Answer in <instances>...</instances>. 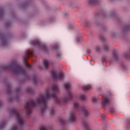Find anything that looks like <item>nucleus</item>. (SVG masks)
I'll use <instances>...</instances> for the list:
<instances>
[{
	"instance_id": "nucleus-1",
	"label": "nucleus",
	"mask_w": 130,
	"mask_h": 130,
	"mask_svg": "<svg viewBox=\"0 0 130 130\" xmlns=\"http://www.w3.org/2000/svg\"><path fill=\"white\" fill-rule=\"evenodd\" d=\"M64 87L67 91V93L62 98H58L56 94L59 93L58 85L54 84L51 87L48 88L44 94H40L39 97L36 99V101L31 99L26 102L24 105V109L27 117L33 112L34 107H40V113L41 116H44V113L47 109V101L50 99H54V102L58 105H64L68 104L72 99L74 98V94L71 91V84L65 83Z\"/></svg>"
},
{
	"instance_id": "nucleus-2",
	"label": "nucleus",
	"mask_w": 130,
	"mask_h": 130,
	"mask_svg": "<svg viewBox=\"0 0 130 130\" xmlns=\"http://www.w3.org/2000/svg\"><path fill=\"white\" fill-rule=\"evenodd\" d=\"M7 70H10L11 74L13 76L18 77L19 75H22L24 78L23 79L19 80V83L20 84H25L26 81H30L32 80L35 85H37L41 81L38 77L36 75L31 76L29 73H27L25 69L22 66L19 65L17 62H14L9 66H0V75L2 72H5Z\"/></svg>"
},
{
	"instance_id": "nucleus-3",
	"label": "nucleus",
	"mask_w": 130,
	"mask_h": 130,
	"mask_svg": "<svg viewBox=\"0 0 130 130\" xmlns=\"http://www.w3.org/2000/svg\"><path fill=\"white\" fill-rule=\"evenodd\" d=\"M93 15V20H94L93 24L99 28H101L103 30V31H107V26L103 24L100 23L99 21V17H103L105 19H108V18H112V19H114L115 21L118 22V23H120L121 22V17H119L118 14H117V11L116 10L114 9L111 10L109 14H107L105 12V11L103 9H101L100 12H93L92 13Z\"/></svg>"
},
{
	"instance_id": "nucleus-4",
	"label": "nucleus",
	"mask_w": 130,
	"mask_h": 130,
	"mask_svg": "<svg viewBox=\"0 0 130 130\" xmlns=\"http://www.w3.org/2000/svg\"><path fill=\"white\" fill-rule=\"evenodd\" d=\"M13 37V34L8 32L7 34H4L0 32V41L2 47H7L9 45V38Z\"/></svg>"
},
{
	"instance_id": "nucleus-5",
	"label": "nucleus",
	"mask_w": 130,
	"mask_h": 130,
	"mask_svg": "<svg viewBox=\"0 0 130 130\" xmlns=\"http://www.w3.org/2000/svg\"><path fill=\"white\" fill-rule=\"evenodd\" d=\"M122 32L121 34V38L124 41H127L128 38L127 37V33L130 31V19L127 22L124 23L122 26Z\"/></svg>"
},
{
	"instance_id": "nucleus-6",
	"label": "nucleus",
	"mask_w": 130,
	"mask_h": 130,
	"mask_svg": "<svg viewBox=\"0 0 130 130\" xmlns=\"http://www.w3.org/2000/svg\"><path fill=\"white\" fill-rule=\"evenodd\" d=\"M73 106L74 109L76 110V111L82 112L83 115L85 118H88L89 116H90V112H89V111H88L84 106H81L77 102H74Z\"/></svg>"
},
{
	"instance_id": "nucleus-7",
	"label": "nucleus",
	"mask_w": 130,
	"mask_h": 130,
	"mask_svg": "<svg viewBox=\"0 0 130 130\" xmlns=\"http://www.w3.org/2000/svg\"><path fill=\"white\" fill-rule=\"evenodd\" d=\"M3 83L5 84L7 87L6 93L7 95H8V100L9 102H13V99H14V96L12 95V90L11 89V83H10V82H8L7 79H4L3 80Z\"/></svg>"
},
{
	"instance_id": "nucleus-8",
	"label": "nucleus",
	"mask_w": 130,
	"mask_h": 130,
	"mask_svg": "<svg viewBox=\"0 0 130 130\" xmlns=\"http://www.w3.org/2000/svg\"><path fill=\"white\" fill-rule=\"evenodd\" d=\"M31 44L34 46H38L39 48H41L43 51L46 53H48V52H49V49H48L47 45L45 44L42 45V44H41V42L38 40L32 41L31 42Z\"/></svg>"
},
{
	"instance_id": "nucleus-9",
	"label": "nucleus",
	"mask_w": 130,
	"mask_h": 130,
	"mask_svg": "<svg viewBox=\"0 0 130 130\" xmlns=\"http://www.w3.org/2000/svg\"><path fill=\"white\" fill-rule=\"evenodd\" d=\"M51 75L52 78L55 81H57V80H62V79H63V77H64V75L63 74V73L60 72L57 74L56 72L54 71V70L51 71Z\"/></svg>"
},
{
	"instance_id": "nucleus-10",
	"label": "nucleus",
	"mask_w": 130,
	"mask_h": 130,
	"mask_svg": "<svg viewBox=\"0 0 130 130\" xmlns=\"http://www.w3.org/2000/svg\"><path fill=\"white\" fill-rule=\"evenodd\" d=\"M34 1V0H26L24 2L19 4V7L20 8V9L25 10V9H27V8L30 7L31 4H32Z\"/></svg>"
},
{
	"instance_id": "nucleus-11",
	"label": "nucleus",
	"mask_w": 130,
	"mask_h": 130,
	"mask_svg": "<svg viewBox=\"0 0 130 130\" xmlns=\"http://www.w3.org/2000/svg\"><path fill=\"white\" fill-rule=\"evenodd\" d=\"M102 106L104 109H105V107L110 104V100L107 96L106 95H102Z\"/></svg>"
},
{
	"instance_id": "nucleus-12",
	"label": "nucleus",
	"mask_w": 130,
	"mask_h": 130,
	"mask_svg": "<svg viewBox=\"0 0 130 130\" xmlns=\"http://www.w3.org/2000/svg\"><path fill=\"white\" fill-rule=\"evenodd\" d=\"M16 95L14 96V98L16 101V102H20V97H21V95L22 94V88L21 86H19L16 89Z\"/></svg>"
},
{
	"instance_id": "nucleus-13",
	"label": "nucleus",
	"mask_w": 130,
	"mask_h": 130,
	"mask_svg": "<svg viewBox=\"0 0 130 130\" xmlns=\"http://www.w3.org/2000/svg\"><path fill=\"white\" fill-rule=\"evenodd\" d=\"M77 120V114L76 112L72 111L70 113V116L69 119V122H76Z\"/></svg>"
},
{
	"instance_id": "nucleus-14",
	"label": "nucleus",
	"mask_w": 130,
	"mask_h": 130,
	"mask_svg": "<svg viewBox=\"0 0 130 130\" xmlns=\"http://www.w3.org/2000/svg\"><path fill=\"white\" fill-rule=\"evenodd\" d=\"M27 56H28V52L26 51L24 56L23 57V63L27 70H31L32 69V66H31L28 62H27V60H26Z\"/></svg>"
},
{
	"instance_id": "nucleus-15",
	"label": "nucleus",
	"mask_w": 130,
	"mask_h": 130,
	"mask_svg": "<svg viewBox=\"0 0 130 130\" xmlns=\"http://www.w3.org/2000/svg\"><path fill=\"white\" fill-rule=\"evenodd\" d=\"M59 47V46L58 44H55V45L52 46V49L56 50V56L57 58L58 59H60V57L61 56V53H60V52L57 49H58V48Z\"/></svg>"
},
{
	"instance_id": "nucleus-16",
	"label": "nucleus",
	"mask_w": 130,
	"mask_h": 130,
	"mask_svg": "<svg viewBox=\"0 0 130 130\" xmlns=\"http://www.w3.org/2000/svg\"><path fill=\"white\" fill-rule=\"evenodd\" d=\"M112 56L115 61H117L119 59V53L117 50H114L113 51Z\"/></svg>"
},
{
	"instance_id": "nucleus-17",
	"label": "nucleus",
	"mask_w": 130,
	"mask_h": 130,
	"mask_svg": "<svg viewBox=\"0 0 130 130\" xmlns=\"http://www.w3.org/2000/svg\"><path fill=\"white\" fill-rule=\"evenodd\" d=\"M11 18L17 22H20L21 21V19L18 18V16H17V14L14 10H11Z\"/></svg>"
},
{
	"instance_id": "nucleus-18",
	"label": "nucleus",
	"mask_w": 130,
	"mask_h": 130,
	"mask_svg": "<svg viewBox=\"0 0 130 130\" xmlns=\"http://www.w3.org/2000/svg\"><path fill=\"white\" fill-rule=\"evenodd\" d=\"M101 2L99 0H88V6H94L95 5H100Z\"/></svg>"
},
{
	"instance_id": "nucleus-19",
	"label": "nucleus",
	"mask_w": 130,
	"mask_h": 130,
	"mask_svg": "<svg viewBox=\"0 0 130 130\" xmlns=\"http://www.w3.org/2000/svg\"><path fill=\"white\" fill-rule=\"evenodd\" d=\"M59 123L62 126V130H67L64 127L66 124H67V120H66L63 118H60L59 119Z\"/></svg>"
},
{
	"instance_id": "nucleus-20",
	"label": "nucleus",
	"mask_w": 130,
	"mask_h": 130,
	"mask_svg": "<svg viewBox=\"0 0 130 130\" xmlns=\"http://www.w3.org/2000/svg\"><path fill=\"white\" fill-rule=\"evenodd\" d=\"M50 63H51V62H50V61H49L48 60H43V64L45 70H47L48 69V67L50 66Z\"/></svg>"
},
{
	"instance_id": "nucleus-21",
	"label": "nucleus",
	"mask_w": 130,
	"mask_h": 130,
	"mask_svg": "<svg viewBox=\"0 0 130 130\" xmlns=\"http://www.w3.org/2000/svg\"><path fill=\"white\" fill-rule=\"evenodd\" d=\"M84 26L88 28H91L93 26V22L91 21L86 20L84 22Z\"/></svg>"
},
{
	"instance_id": "nucleus-22",
	"label": "nucleus",
	"mask_w": 130,
	"mask_h": 130,
	"mask_svg": "<svg viewBox=\"0 0 130 130\" xmlns=\"http://www.w3.org/2000/svg\"><path fill=\"white\" fill-rule=\"evenodd\" d=\"M26 92L28 93V94H30L31 95H33L35 93L34 89L32 88V87L31 86L28 87L26 88Z\"/></svg>"
},
{
	"instance_id": "nucleus-23",
	"label": "nucleus",
	"mask_w": 130,
	"mask_h": 130,
	"mask_svg": "<svg viewBox=\"0 0 130 130\" xmlns=\"http://www.w3.org/2000/svg\"><path fill=\"white\" fill-rule=\"evenodd\" d=\"M40 130H53L52 127L50 125L41 126L40 127Z\"/></svg>"
},
{
	"instance_id": "nucleus-24",
	"label": "nucleus",
	"mask_w": 130,
	"mask_h": 130,
	"mask_svg": "<svg viewBox=\"0 0 130 130\" xmlns=\"http://www.w3.org/2000/svg\"><path fill=\"white\" fill-rule=\"evenodd\" d=\"M103 48L104 51L106 52H108L109 51V45L107 43H105L103 44Z\"/></svg>"
},
{
	"instance_id": "nucleus-25",
	"label": "nucleus",
	"mask_w": 130,
	"mask_h": 130,
	"mask_svg": "<svg viewBox=\"0 0 130 130\" xmlns=\"http://www.w3.org/2000/svg\"><path fill=\"white\" fill-rule=\"evenodd\" d=\"M5 14V9L4 8L0 7V20L3 19V17H4V15Z\"/></svg>"
},
{
	"instance_id": "nucleus-26",
	"label": "nucleus",
	"mask_w": 130,
	"mask_h": 130,
	"mask_svg": "<svg viewBox=\"0 0 130 130\" xmlns=\"http://www.w3.org/2000/svg\"><path fill=\"white\" fill-rule=\"evenodd\" d=\"M82 88L83 91H89L91 90V85H85L82 86Z\"/></svg>"
},
{
	"instance_id": "nucleus-27",
	"label": "nucleus",
	"mask_w": 130,
	"mask_h": 130,
	"mask_svg": "<svg viewBox=\"0 0 130 130\" xmlns=\"http://www.w3.org/2000/svg\"><path fill=\"white\" fill-rule=\"evenodd\" d=\"M120 66L123 71H127V67L123 62H121Z\"/></svg>"
},
{
	"instance_id": "nucleus-28",
	"label": "nucleus",
	"mask_w": 130,
	"mask_h": 130,
	"mask_svg": "<svg viewBox=\"0 0 130 130\" xmlns=\"http://www.w3.org/2000/svg\"><path fill=\"white\" fill-rule=\"evenodd\" d=\"M99 39L102 42H105V40H106V39L105 38V37L103 35V34L100 33L99 35Z\"/></svg>"
},
{
	"instance_id": "nucleus-29",
	"label": "nucleus",
	"mask_w": 130,
	"mask_h": 130,
	"mask_svg": "<svg viewBox=\"0 0 130 130\" xmlns=\"http://www.w3.org/2000/svg\"><path fill=\"white\" fill-rule=\"evenodd\" d=\"M6 124H7V122L6 121H3L0 124V130L3 129L5 128V126H6Z\"/></svg>"
},
{
	"instance_id": "nucleus-30",
	"label": "nucleus",
	"mask_w": 130,
	"mask_h": 130,
	"mask_svg": "<svg viewBox=\"0 0 130 130\" xmlns=\"http://www.w3.org/2000/svg\"><path fill=\"white\" fill-rule=\"evenodd\" d=\"M40 2L41 3V4L44 5V7H45L46 8V9H49V6H48V4H47V3H46V2H45V1L40 0Z\"/></svg>"
},
{
	"instance_id": "nucleus-31",
	"label": "nucleus",
	"mask_w": 130,
	"mask_h": 130,
	"mask_svg": "<svg viewBox=\"0 0 130 130\" xmlns=\"http://www.w3.org/2000/svg\"><path fill=\"white\" fill-rule=\"evenodd\" d=\"M11 25H12V23H11V22L9 21H6L5 23V26L6 28H10V26H11Z\"/></svg>"
},
{
	"instance_id": "nucleus-32",
	"label": "nucleus",
	"mask_w": 130,
	"mask_h": 130,
	"mask_svg": "<svg viewBox=\"0 0 130 130\" xmlns=\"http://www.w3.org/2000/svg\"><path fill=\"white\" fill-rule=\"evenodd\" d=\"M109 111L111 113H114L115 112V108L113 106L109 107Z\"/></svg>"
},
{
	"instance_id": "nucleus-33",
	"label": "nucleus",
	"mask_w": 130,
	"mask_h": 130,
	"mask_svg": "<svg viewBox=\"0 0 130 130\" xmlns=\"http://www.w3.org/2000/svg\"><path fill=\"white\" fill-rule=\"evenodd\" d=\"M111 36L112 37V38H116V37H117V34L114 31H113L111 32Z\"/></svg>"
},
{
	"instance_id": "nucleus-34",
	"label": "nucleus",
	"mask_w": 130,
	"mask_h": 130,
	"mask_svg": "<svg viewBox=\"0 0 130 130\" xmlns=\"http://www.w3.org/2000/svg\"><path fill=\"white\" fill-rule=\"evenodd\" d=\"M107 57L106 56H103L101 58V60H102V63H103V62H104V61H105L106 62H107V60L106 59Z\"/></svg>"
},
{
	"instance_id": "nucleus-35",
	"label": "nucleus",
	"mask_w": 130,
	"mask_h": 130,
	"mask_svg": "<svg viewBox=\"0 0 130 130\" xmlns=\"http://www.w3.org/2000/svg\"><path fill=\"white\" fill-rule=\"evenodd\" d=\"M95 49L96 52H100V51H101V47H100L99 46L95 47Z\"/></svg>"
},
{
	"instance_id": "nucleus-36",
	"label": "nucleus",
	"mask_w": 130,
	"mask_h": 130,
	"mask_svg": "<svg viewBox=\"0 0 130 130\" xmlns=\"http://www.w3.org/2000/svg\"><path fill=\"white\" fill-rule=\"evenodd\" d=\"M80 99L83 101H85L86 100V95H85V94H81L80 95Z\"/></svg>"
},
{
	"instance_id": "nucleus-37",
	"label": "nucleus",
	"mask_w": 130,
	"mask_h": 130,
	"mask_svg": "<svg viewBox=\"0 0 130 130\" xmlns=\"http://www.w3.org/2000/svg\"><path fill=\"white\" fill-rule=\"evenodd\" d=\"M55 20V18L53 17H50V18H49L48 22L49 23H52V22H54Z\"/></svg>"
},
{
	"instance_id": "nucleus-38",
	"label": "nucleus",
	"mask_w": 130,
	"mask_h": 130,
	"mask_svg": "<svg viewBox=\"0 0 130 130\" xmlns=\"http://www.w3.org/2000/svg\"><path fill=\"white\" fill-rule=\"evenodd\" d=\"M103 124L104 125L103 130H106V127H107V123H106V122H104Z\"/></svg>"
},
{
	"instance_id": "nucleus-39",
	"label": "nucleus",
	"mask_w": 130,
	"mask_h": 130,
	"mask_svg": "<svg viewBox=\"0 0 130 130\" xmlns=\"http://www.w3.org/2000/svg\"><path fill=\"white\" fill-rule=\"evenodd\" d=\"M55 113V111L53 108H52L50 111V114L51 115H53Z\"/></svg>"
},
{
	"instance_id": "nucleus-40",
	"label": "nucleus",
	"mask_w": 130,
	"mask_h": 130,
	"mask_svg": "<svg viewBox=\"0 0 130 130\" xmlns=\"http://www.w3.org/2000/svg\"><path fill=\"white\" fill-rule=\"evenodd\" d=\"M82 37H77V39H76V41L77 42H81V41H82Z\"/></svg>"
},
{
	"instance_id": "nucleus-41",
	"label": "nucleus",
	"mask_w": 130,
	"mask_h": 130,
	"mask_svg": "<svg viewBox=\"0 0 130 130\" xmlns=\"http://www.w3.org/2000/svg\"><path fill=\"white\" fill-rule=\"evenodd\" d=\"M21 38H26V34L25 32H23L21 35Z\"/></svg>"
},
{
	"instance_id": "nucleus-42",
	"label": "nucleus",
	"mask_w": 130,
	"mask_h": 130,
	"mask_svg": "<svg viewBox=\"0 0 130 130\" xmlns=\"http://www.w3.org/2000/svg\"><path fill=\"white\" fill-rule=\"evenodd\" d=\"M101 117H102L103 120H105V118H106V116L105 114H102V115H101Z\"/></svg>"
},
{
	"instance_id": "nucleus-43",
	"label": "nucleus",
	"mask_w": 130,
	"mask_h": 130,
	"mask_svg": "<svg viewBox=\"0 0 130 130\" xmlns=\"http://www.w3.org/2000/svg\"><path fill=\"white\" fill-rule=\"evenodd\" d=\"M69 29H75V26L73 24H70L69 27Z\"/></svg>"
},
{
	"instance_id": "nucleus-44",
	"label": "nucleus",
	"mask_w": 130,
	"mask_h": 130,
	"mask_svg": "<svg viewBox=\"0 0 130 130\" xmlns=\"http://www.w3.org/2000/svg\"><path fill=\"white\" fill-rule=\"evenodd\" d=\"M92 102H97V99L96 98H92Z\"/></svg>"
},
{
	"instance_id": "nucleus-45",
	"label": "nucleus",
	"mask_w": 130,
	"mask_h": 130,
	"mask_svg": "<svg viewBox=\"0 0 130 130\" xmlns=\"http://www.w3.org/2000/svg\"><path fill=\"white\" fill-rule=\"evenodd\" d=\"M87 54H90V53H91V50H90L89 49H87Z\"/></svg>"
},
{
	"instance_id": "nucleus-46",
	"label": "nucleus",
	"mask_w": 130,
	"mask_h": 130,
	"mask_svg": "<svg viewBox=\"0 0 130 130\" xmlns=\"http://www.w3.org/2000/svg\"><path fill=\"white\" fill-rule=\"evenodd\" d=\"M75 5V4L74 3H71L70 4V7H71V8H74V5Z\"/></svg>"
},
{
	"instance_id": "nucleus-47",
	"label": "nucleus",
	"mask_w": 130,
	"mask_h": 130,
	"mask_svg": "<svg viewBox=\"0 0 130 130\" xmlns=\"http://www.w3.org/2000/svg\"><path fill=\"white\" fill-rule=\"evenodd\" d=\"M3 106V101H0V107Z\"/></svg>"
},
{
	"instance_id": "nucleus-48",
	"label": "nucleus",
	"mask_w": 130,
	"mask_h": 130,
	"mask_svg": "<svg viewBox=\"0 0 130 130\" xmlns=\"http://www.w3.org/2000/svg\"><path fill=\"white\" fill-rule=\"evenodd\" d=\"M39 70H42V69H43V67L41 66H39Z\"/></svg>"
},
{
	"instance_id": "nucleus-49",
	"label": "nucleus",
	"mask_w": 130,
	"mask_h": 130,
	"mask_svg": "<svg viewBox=\"0 0 130 130\" xmlns=\"http://www.w3.org/2000/svg\"><path fill=\"white\" fill-rule=\"evenodd\" d=\"M109 63H110V64H112V63H113V60L110 61Z\"/></svg>"
},
{
	"instance_id": "nucleus-50",
	"label": "nucleus",
	"mask_w": 130,
	"mask_h": 130,
	"mask_svg": "<svg viewBox=\"0 0 130 130\" xmlns=\"http://www.w3.org/2000/svg\"><path fill=\"white\" fill-rule=\"evenodd\" d=\"M64 16H65V17H67V16H68V14L67 13H64Z\"/></svg>"
},
{
	"instance_id": "nucleus-51",
	"label": "nucleus",
	"mask_w": 130,
	"mask_h": 130,
	"mask_svg": "<svg viewBox=\"0 0 130 130\" xmlns=\"http://www.w3.org/2000/svg\"><path fill=\"white\" fill-rule=\"evenodd\" d=\"M110 95H111V93H110Z\"/></svg>"
},
{
	"instance_id": "nucleus-52",
	"label": "nucleus",
	"mask_w": 130,
	"mask_h": 130,
	"mask_svg": "<svg viewBox=\"0 0 130 130\" xmlns=\"http://www.w3.org/2000/svg\"><path fill=\"white\" fill-rule=\"evenodd\" d=\"M43 22H44V23H45V21H43Z\"/></svg>"
}]
</instances>
